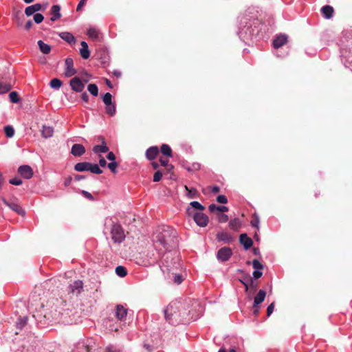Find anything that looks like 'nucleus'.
<instances>
[{"label":"nucleus","instance_id":"1","mask_svg":"<svg viewBox=\"0 0 352 352\" xmlns=\"http://www.w3.org/2000/svg\"><path fill=\"white\" fill-rule=\"evenodd\" d=\"M190 312L186 309V305L182 301H173L164 309V317L170 324H177L186 322ZM190 320V318H189Z\"/></svg>","mask_w":352,"mask_h":352},{"label":"nucleus","instance_id":"2","mask_svg":"<svg viewBox=\"0 0 352 352\" xmlns=\"http://www.w3.org/2000/svg\"><path fill=\"white\" fill-rule=\"evenodd\" d=\"M176 243L175 232L169 227L161 228L154 239V245L159 252L170 251Z\"/></svg>","mask_w":352,"mask_h":352},{"label":"nucleus","instance_id":"3","mask_svg":"<svg viewBox=\"0 0 352 352\" xmlns=\"http://www.w3.org/2000/svg\"><path fill=\"white\" fill-rule=\"evenodd\" d=\"M109 232L115 243H121L125 238L124 232L116 219L108 217L104 219V232Z\"/></svg>","mask_w":352,"mask_h":352},{"label":"nucleus","instance_id":"4","mask_svg":"<svg viewBox=\"0 0 352 352\" xmlns=\"http://www.w3.org/2000/svg\"><path fill=\"white\" fill-rule=\"evenodd\" d=\"M186 212L191 216L196 224L200 227H206L208 223V217L201 212H194L191 208H188Z\"/></svg>","mask_w":352,"mask_h":352},{"label":"nucleus","instance_id":"5","mask_svg":"<svg viewBox=\"0 0 352 352\" xmlns=\"http://www.w3.org/2000/svg\"><path fill=\"white\" fill-rule=\"evenodd\" d=\"M232 254L231 248L228 247H223L218 250L217 254V258L221 262H225L229 260Z\"/></svg>","mask_w":352,"mask_h":352},{"label":"nucleus","instance_id":"6","mask_svg":"<svg viewBox=\"0 0 352 352\" xmlns=\"http://www.w3.org/2000/svg\"><path fill=\"white\" fill-rule=\"evenodd\" d=\"M69 291L73 295L78 296L83 291V283L82 280H77L70 284Z\"/></svg>","mask_w":352,"mask_h":352},{"label":"nucleus","instance_id":"7","mask_svg":"<svg viewBox=\"0 0 352 352\" xmlns=\"http://www.w3.org/2000/svg\"><path fill=\"white\" fill-rule=\"evenodd\" d=\"M65 75L66 77H71L76 74V70L74 67V61L72 58H67L65 59Z\"/></svg>","mask_w":352,"mask_h":352},{"label":"nucleus","instance_id":"8","mask_svg":"<svg viewBox=\"0 0 352 352\" xmlns=\"http://www.w3.org/2000/svg\"><path fill=\"white\" fill-rule=\"evenodd\" d=\"M69 85L72 89L76 92H82L85 88L84 83L78 77L71 79Z\"/></svg>","mask_w":352,"mask_h":352},{"label":"nucleus","instance_id":"9","mask_svg":"<svg viewBox=\"0 0 352 352\" xmlns=\"http://www.w3.org/2000/svg\"><path fill=\"white\" fill-rule=\"evenodd\" d=\"M2 201L5 205L9 207L12 210L16 212L18 214L21 216L25 215V210L18 204L14 202L10 203L4 198H2Z\"/></svg>","mask_w":352,"mask_h":352},{"label":"nucleus","instance_id":"10","mask_svg":"<svg viewBox=\"0 0 352 352\" xmlns=\"http://www.w3.org/2000/svg\"><path fill=\"white\" fill-rule=\"evenodd\" d=\"M18 173L25 179H30L32 177L33 171L28 165H23L19 167Z\"/></svg>","mask_w":352,"mask_h":352},{"label":"nucleus","instance_id":"11","mask_svg":"<svg viewBox=\"0 0 352 352\" xmlns=\"http://www.w3.org/2000/svg\"><path fill=\"white\" fill-rule=\"evenodd\" d=\"M238 34L239 37L243 40L252 39L254 36L253 30L250 29L249 26H245L244 28H241Z\"/></svg>","mask_w":352,"mask_h":352},{"label":"nucleus","instance_id":"12","mask_svg":"<svg viewBox=\"0 0 352 352\" xmlns=\"http://www.w3.org/2000/svg\"><path fill=\"white\" fill-rule=\"evenodd\" d=\"M128 309L121 305H118L116 308V317L118 320L123 321L125 320L127 315Z\"/></svg>","mask_w":352,"mask_h":352},{"label":"nucleus","instance_id":"13","mask_svg":"<svg viewBox=\"0 0 352 352\" xmlns=\"http://www.w3.org/2000/svg\"><path fill=\"white\" fill-rule=\"evenodd\" d=\"M85 153V148L80 144H74L72 146L71 153L75 157L82 156Z\"/></svg>","mask_w":352,"mask_h":352},{"label":"nucleus","instance_id":"14","mask_svg":"<svg viewBox=\"0 0 352 352\" xmlns=\"http://www.w3.org/2000/svg\"><path fill=\"white\" fill-rule=\"evenodd\" d=\"M287 41V36L285 34H280L274 39L273 46L278 49L283 46Z\"/></svg>","mask_w":352,"mask_h":352},{"label":"nucleus","instance_id":"15","mask_svg":"<svg viewBox=\"0 0 352 352\" xmlns=\"http://www.w3.org/2000/svg\"><path fill=\"white\" fill-rule=\"evenodd\" d=\"M239 241L243 245L245 250L250 248L253 244L252 239L248 237L246 234H241L240 235Z\"/></svg>","mask_w":352,"mask_h":352},{"label":"nucleus","instance_id":"16","mask_svg":"<svg viewBox=\"0 0 352 352\" xmlns=\"http://www.w3.org/2000/svg\"><path fill=\"white\" fill-rule=\"evenodd\" d=\"M80 45V54L82 58L87 59L90 56L88 45L85 41H81Z\"/></svg>","mask_w":352,"mask_h":352},{"label":"nucleus","instance_id":"17","mask_svg":"<svg viewBox=\"0 0 352 352\" xmlns=\"http://www.w3.org/2000/svg\"><path fill=\"white\" fill-rule=\"evenodd\" d=\"M59 36L67 43L72 44L76 42V38L72 34L68 32H63L59 33Z\"/></svg>","mask_w":352,"mask_h":352},{"label":"nucleus","instance_id":"18","mask_svg":"<svg viewBox=\"0 0 352 352\" xmlns=\"http://www.w3.org/2000/svg\"><path fill=\"white\" fill-rule=\"evenodd\" d=\"M159 153L158 148L157 146H151L148 148L146 151V157L148 160H154Z\"/></svg>","mask_w":352,"mask_h":352},{"label":"nucleus","instance_id":"19","mask_svg":"<svg viewBox=\"0 0 352 352\" xmlns=\"http://www.w3.org/2000/svg\"><path fill=\"white\" fill-rule=\"evenodd\" d=\"M60 10V7L58 5H54L51 8V14H52L51 21H55L61 16Z\"/></svg>","mask_w":352,"mask_h":352},{"label":"nucleus","instance_id":"20","mask_svg":"<svg viewBox=\"0 0 352 352\" xmlns=\"http://www.w3.org/2000/svg\"><path fill=\"white\" fill-rule=\"evenodd\" d=\"M265 296H266L265 292L264 290L261 289L254 298L253 306L254 307H256L258 305H260L261 302H263L265 300Z\"/></svg>","mask_w":352,"mask_h":352},{"label":"nucleus","instance_id":"21","mask_svg":"<svg viewBox=\"0 0 352 352\" xmlns=\"http://www.w3.org/2000/svg\"><path fill=\"white\" fill-rule=\"evenodd\" d=\"M109 151V148L107 146L104 140L102 139L101 145H96L93 148V151L95 153H104Z\"/></svg>","mask_w":352,"mask_h":352},{"label":"nucleus","instance_id":"22","mask_svg":"<svg viewBox=\"0 0 352 352\" xmlns=\"http://www.w3.org/2000/svg\"><path fill=\"white\" fill-rule=\"evenodd\" d=\"M41 132L43 138H49L52 137L54 134V129L52 126L43 125Z\"/></svg>","mask_w":352,"mask_h":352},{"label":"nucleus","instance_id":"23","mask_svg":"<svg viewBox=\"0 0 352 352\" xmlns=\"http://www.w3.org/2000/svg\"><path fill=\"white\" fill-rule=\"evenodd\" d=\"M92 342L91 340H87V342L85 344H78V347L76 350L74 351V352H80L78 351V349H81L82 352H91L92 347L91 346V343Z\"/></svg>","mask_w":352,"mask_h":352},{"label":"nucleus","instance_id":"24","mask_svg":"<svg viewBox=\"0 0 352 352\" xmlns=\"http://www.w3.org/2000/svg\"><path fill=\"white\" fill-rule=\"evenodd\" d=\"M89 166H91L90 162H79L74 166V170L78 172L87 171L89 170Z\"/></svg>","mask_w":352,"mask_h":352},{"label":"nucleus","instance_id":"25","mask_svg":"<svg viewBox=\"0 0 352 352\" xmlns=\"http://www.w3.org/2000/svg\"><path fill=\"white\" fill-rule=\"evenodd\" d=\"M321 12L326 19H330L333 16V9L330 6H324L321 8Z\"/></svg>","mask_w":352,"mask_h":352},{"label":"nucleus","instance_id":"26","mask_svg":"<svg viewBox=\"0 0 352 352\" xmlns=\"http://www.w3.org/2000/svg\"><path fill=\"white\" fill-rule=\"evenodd\" d=\"M38 45L39 47V49H40L41 52H43V54H49L50 52V51H51L50 45H49L47 43H45L41 40H39L38 41Z\"/></svg>","mask_w":352,"mask_h":352},{"label":"nucleus","instance_id":"27","mask_svg":"<svg viewBox=\"0 0 352 352\" xmlns=\"http://www.w3.org/2000/svg\"><path fill=\"white\" fill-rule=\"evenodd\" d=\"M208 209L210 212H214L215 211H219V212H227L228 210V207L224 206H217L214 204H210L208 207Z\"/></svg>","mask_w":352,"mask_h":352},{"label":"nucleus","instance_id":"28","mask_svg":"<svg viewBox=\"0 0 352 352\" xmlns=\"http://www.w3.org/2000/svg\"><path fill=\"white\" fill-rule=\"evenodd\" d=\"M87 34L90 38L93 40H96L98 38L99 32L96 28L94 27H90L87 30Z\"/></svg>","mask_w":352,"mask_h":352},{"label":"nucleus","instance_id":"29","mask_svg":"<svg viewBox=\"0 0 352 352\" xmlns=\"http://www.w3.org/2000/svg\"><path fill=\"white\" fill-rule=\"evenodd\" d=\"M241 226V220L239 218H234L229 223L230 228L233 230H238Z\"/></svg>","mask_w":352,"mask_h":352},{"label":"nucleus","instance_id":"30","mask_svg":"<svg viewBox=\"0 0 352 352\" xmlns=\"http://www.w3.org/2000/svg\"><path fill=\"white\" fill-rule=\"evenodd\" d=\"M217 239L218 241L229 242L232 240V236H230L226 232H219L217 234Z\"/></svg>","mask_w":352,"mask_h":352},{"label":"nucleus","instance_id":"31","mask_svg":"<svg viewBox=\"0 0 352 352\" xmlns=\"http://www.w3.org/2000/svg\"><path fill=\"white\" fill-rule=\"evenodd\" d=\"M161 152L163 155L171 157L172 156V150L168 144H162L161 146Z\"/></svg>","mask_w":352,"mask_h":352},{"label":"nucleus","instance_id":"32","mask_svg":"<svg viewBox=\"0 0 352 352\" xmlns=\"http://www.w3.org/2000/svg\"><path fill=\"white\" fill-rule=\"evenodd\" d=\"M12 88V86L8 83L0 82V94L8 92Z\"/></svg>","mask_w":352,"mask_h":352},{"label":"nucleus","instance_id":"33","mask_svg":"<svg viewBox=\"0 0 352 352\" xmlns=\"http://www.w3.org/2000/svg\"><path fill=\"white\" fill-rule=\"evenodd\" d=\"M50 85L52 89H58L62 85V82L58 78H53L50 81Z\"/></svg>","mask_w":352,"mask_h":352},{"label":"nucleus","instance_id":"34","mask_svg":"<svg viewBox=\"0 0 352 352\" xmlns=\"http://www.w3.org/2000/svg\"><path fill=\"white\" fill-rule=\"evenodd\" d=\"M88 91L94 96H97L98 94V88L96 84H89L87 87Z\"/></svg>","mask_w":352,"mask_h":352},{"label":"nucleus","instance_id":"35","mask_svg":"<svg viewBox=\"0 0 352 352\" xmlns=\"http://www.w3.org/2000/svg\"><path fill=\"white\" fill-rule=\"evenodd\" d=\"M116 273L120 277H124L127 272L124 267L120 265L116 268Z\"/></svg>","mask_w":352,"mask_h":352},{"label":"nucleus","instance_id":"36","mask_svg":"<svg viewBox=\"0 0 352 352\" xmlns=\"http://www.w3.org/2000/svg\"><path fill=\"white\" fill-rule=\"evenodd\" d=\"M89 171L94 174H101L102 173V170L98 164L92 163H91V166H89Z\"/></svg>","mask_w":352,"mask_h":352},{"label":"nucleus","instance_id":"37","mask_svg":"<svg viewBox=\"0 0 352 352\" xmlns=\"http://www.w3.org/2000/svg\"><path fill=\"white\" fill-rule=\"evenodd\" d=\"M190 206H191V209L193 210V209L195 210H199V211H202L204 210V206H202L199 202L197 201H191L190 203Z\"/></svg>","mask_w":352,"mask_h":352},{"label":"nucleus","instance_id":"38","mask_svg":"<svg viewBox=\"0 0 352 352\" xmlns=\"http://www.w3.org/2000/svg\"><path fill=\"white\" fill-rule=\"evenodd\" d=\"M4 131L6 137L10 138H12L14 135V129L10 125L6 126L4 128Z\"/></svg>","mask_w":352,"mask_h":352},{"label":"nucleus","instance_id":"39","mask_svg":"<svg viewBox=\"0 0 352 352\" xmlns=\"http://www.w3.org/2000/svg\"><path fill=\"white\" fill-rule=\"evenodd\" d=\"M106 113L111 116H113L116 114V109L115 104H111L109 105H106Z\"/></svg>","mask_w":352,"mask_h":352},{"label":"nucleus","instance_id":"40","mask_svg":"<svg viewBox=\"0 0 352 352\" xmlns=\"http://www.w3.org/2000/svg\"><path fill=\"white\" fill-rule=\"evenodd\" d=\"M259 223H260V220H259V217H258V214H254L252 216V219L250 221L251 226L254 228L258 229Z\"/></svg>","mask_w":352,"mask_h":352},{"label":"nucleus","instance_id":"41","mask_svg":"<svg viewBox=\"0 0 352 352\" xmlns=\"http://www.w3.org/2000/svg\"><path fill=\"white\" fill-rule=\"evenodd\" d=\"M102 100L105 105H109L112 103V96L110 93H106L102 98Z\"/></svg>","mask_w":352,"mask_h":352},{"label":"nucleus","instance_id":"42","mask_svg":"<svg viewBox=\"0 0 352 352\" xmlns=\"http://www.w3.org/2000/svg\"><path fill=\"white\" fill-rule=\"evenodd\" d=\"M9 98L13 103H16L19 101L18 94L16 91H12L9 94Z\"/></svg>","mask_w":352,"mask_h":352},{"label":"nucleus","instance_id":"43","mask_svg":"<svg viewBox=\"0 0 352 352\" xmlns=\"http://www.w3.org/2000/svg\"><path fill=\"white\" fill-rule=\"evenodd\" d=\"M186 190L188 191L187 195L190 198H195L197 197V192L196 189L191 188L189 189L186 186H185Z\"/></svg>","mask_w":352,"mask_h":352},{"label":"nucleus","instance_id":"44","mask_svg":"<svg viewBox=\"0 0 352 352\" xmlns=\"http://www.w3.org/2000/svg\"><path fill=\"white\" fill-rule=\"evenodd\" d=\"M44 16L40 13H36L34 15V21L36 23H41L43 21Z\"/></svg>","mask_w":352,"mask_h":352},{"label":"nucleus","instance_id":"45","mask_svg":"<svg viewBox=\"0 0 352 352\" xmlns=\"http://www.w3.org/2000/svg\"><path fill=\"white\" fill-rule=\"evenodd\" d=\"M252 266L256 270H261L263 268V265L256 259L253 260Z\"/></svg>","mask_w":352,"mask_h":352},{"label":"nucleus","instance_id":"46","mask_svg":"<svg viewBox=\"0 0 352 352\" xmlns=\"http://www.w3.org/2000/svg\"><path fill=\"white\" fill-rule=\"evenodd\" d=\"M118 164L116 162H111L107 164L108 168L111 170L113 173H116V168Z\"/></svg>","mask_w":352,"mask_h":352},{"label":"nucleus","instance_id":"47","mask_svg":"<svg viewBox=\"0 0 352 352\" xmlns=\"http://www.w3.org/2000/svg\"><path fill=\"white\" fill-rule=\"evenodd\" d=\"M184 278L181 274H175L173 276V281L177 284H180L182 283Z\"/></svg>","mask_w":352,"mask_h":352},{"label":"nucleus","instance_id":"48","mask_svg":"<svg viewBox=\"0 0 352 352\" xmlns=\"http://www.w3.org/2000/svg\"><path fill=\"white\" fill-rule=\"evenodd\" d=\"M27 318L23 317L19 319V321L17 322V327L18 328H23L27 323Z\"/></svg>","mask_w":352,"mask_h":352},{"label":"nucleus","instance_id":"49","mask_svg":"<svg viewBox=\"0 0 352 352\" xmlns=\"http://www.w3.org/2000/svg\"><path fill=\"white\" fill-rule=\"evenodd\" d=\"M25 13L28 16H30L35 13L34 8L32 6H28L25 10Z\"/></svg>","mask_w":352,"mask_h":352},{"label":"nucleus","instance_id":"50","mask_svg":"<svg viewBox=\"0 0 352 352\" xmlns=\"http://www.w3.org/2000/svg\"><path fill=\"white\" fill-rule=\"evenodd\" d=\"M217 201L220 204H226L228 202V199L225 195H220L217 196Z\"/></svg>","mask_w":352,"mask_h":352},{"label":"nucleus","instance_id":"51","mask_svg":"<svg viewBox=\"0 0 352 352\" xmlns=\"http://www.w3.org/2000/svg\"><path fill=\"white\" fill-rule=\"evenodd\" d=\"M10 183L12 185L19 186L22 184V181L18 177H14L10 180Z\"/></svg>","mask_w":352,"mask_h":352},{"label":"nucleus","instance_id":"52","mask_svg":"<svg viewBox=\"0 0 352 352\" xmlns=\"http://www.w3.org/2000/svg\"><path fill=\"white\" fill-rule=\"evenodd\" d=\"M162 177V173L160 171H157L153 175V181L157 182L161 180Z\"/></svg>","mask_w":352,"mask_h":352},{"label":"nucleus","instance_id":"53","mask_svg":"<svg viewBox=\"0 0 352 352\" xmlns=\"http://www.w3.org/2000/svg\"><path fill=\"white\" fill-rule=\"evenodd\" d=\"M228 221V217L227 214H221L219 215V221L221 223H225Z\"/></svg>","mask_w":352,"mask_h":352},{"label":"nucleus","instance_id":"54","mask_svg":"<svg viewBox=\"0 0 352 352\" xmlns=\"http://www.w3.org/2000/svg\"><path fill=\"white\" fill-rule=\"evenodd\" d=\"M81 193H82V195H83V196L85 198H87V199H88L89 200H94V197L92 196V195L90 192H89L86 191V190H82Z\"/></svg>","mask_w":352,"mask_h":352},{"label":"nucleus","instance_id":"55","mask_svg":"<svg viewBox=\"0 0 352 352\" xmlns=\"http://www.w3.org/2000/svg\"><path fill=\"white\" fill-rule=\"evenodd\" d=\"M274 303L272 302L267 308V316H270L272 314V312L274 311Z\"/></svg>","mask_w":352,"mask_h":352},{"label":"nucleus","instance_id":"56","mask_svg":"<svg viewBox=\"0 0 352 352\" xmlns=\"http://www.w3.org/2000/svg\"><path fill=\"white\" fill-rule=\"evenodd\" d=\"M263 275V272L261 271V270H255L254 272H253V277L255 278V279H257V278H259L262 276Z\"/></svg>","mask_w":352,"mask_h":352},{"label":"nucleus","instance_id":"57","mask_svg":"<svg viewBox=\"0 0 352 352\" xmlns=\"http://www.w3.org/2000/svg\"><path fill=\"white\" fill-rule=\"evenodd\" d=\"M106 352H120V351L116 349L113 345H109L107 346Z\"/></svg>","mask_w":352,"mask_h":352},{"label":"nucleus","instance_id":"58","mask_svg":"<svg viewBox=\"0 0 352 352\" xmlns=\"http://www.w3.org/2000/svg\"><path fill=\"white\" fill-rule=\"evenodd\" d=\"M107 158L110 161L115 162L116 156L113 152H109L107 155Z\"/></svg>","mask_w":352,"mask_h":352},{"label":"nucleus","instance_id":"59","mask_svg":"<svg viewBox=\"0 0 352 352\" xmlns=\"http://www.w3.org/2000/svg\"><path fill=\"white\" fill-rule=\"evenodd\" d=\"M81 98L85 102H87L89 101V96L86 92H83L81 94Z\"/></svg>","mask_w":352,"mask_h":352},{"label":"nucleus","instance_id":"60","mask_svg":"<svg viewBox=\"0 0 352 352\" xmlns=\"http://www.w3.org/2000/svg\"><path fill=\"white\" fill-rule=\"evenodd\" d=\"M32 6L33 7L35 12L41 10L42 8V6L40 3H36V4L32 5Z\"/></svg>","mask_w":352,"mask_h":352},{"label":"nucleus","instance_id":"61","mask_svg":"<svg viewBox=\"0 0 352 352\" xmlns=\"http://www.w3.org/2000/svg\"><path fill=\"white\" fill-rule=\"evenodd\" d=\"M85 3H86V0H80L77 6L76 10L78 11L80 10L85 5Z\"/></svg>","mask_w":352,"mask_h":352},{"label":"nucleus","instance_id":"62","mask_svg":"<svg viewBox=\"0 0 352 352\" xmlns=\"http://www.w3.org/2000/svg\"><path fill=\"white\" fill-rule=\"evenodd\" d=\"M99 164L102 167H105L107 166V162L104 157H100L99 160Z\"/></svg>","mask_w":352,"mask_h":352},{"label":"nucleus","instance_id":"63","mask_svg":"<svg viewBox=\"0 0 352 352\" xmlns=\"http://www.w3.org/2000/svg\"><path fill=\"white\" fill-rule=\"evenodd\" d=\"M250 287L252 289L253 292H255L256 289V285L254 284V281L252 279L250 280L249 288Z\"/></svg>","mask_w":352,"mask_h":352},{"label":"nucleus","instance_id":"64","mask_svg":"<svg viewBox=\"0 0 352 352\" xmlns=\"http://www.w3.org/2000/svg\"><path fill=\"white\" fill-rule=\"evenodd\" d=\"M32 25H33V23L32 21L29 20L28 21H27L25 25V30H30L32 28Z\"/></svg>","mask_w":352,"mask_h":352}]
</instances>
